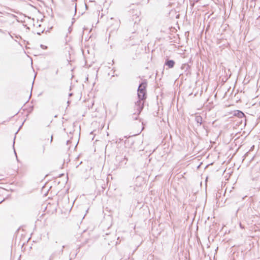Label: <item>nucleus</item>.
I'll list each match as a JSON object with an SVG mask.
<instances>
[{
	"mask_svg": "<svg viewBox=\"0 0 260 260\" xmlns=\"http://www.w3.org/2000/svg\"><path fill=\"white\" fill-rule=\"evenodd\" d=\"M195 120L198 124H199L200 125H201L202 124L203 118L201 116H197L195 118Z\"/></svg>",
	"mask_w": 260,
	"mask_h": 260,
	"instance_id": "1a4fd4ad",
	"label": "nucleus"
},
{
	"mask_svg": "<svg viewBox=\"0 0 260 260\" xmlns=\"http://www.w3.org/2000/svg\"><path fill=\"white\" fill-rule=\"evenodd\" d=\"M14 152H15V154L16 156H17L16 152L15 150H14Z\"/></svg>",
	"mask_w": 260,
	"mask_h": 260,
	"instance_id": "a878e982",
	"label": "nucleus"
},
{
	"mask_svg": "<svg viewBox=\"0 0 260 260\" xmlns=\"http://www.w3.org/2000/svg\"><path fill=\"white\" fill-rule=\"evenodd\" d=\"M175 62L173 60L167 58L165 62V66L168 67L169 69L173 68L175 66Z\"/></svg>",
	"mask_w": 260,
	"mask_h": 260,
	"instance_id": "0eeeda50",
	"label": "nucleus"
},
{
	"mask_svg": "<svg viewBox=\"0 0 260 260\" xmlns=\"http://www.w3.org/2000/svg\"><path fill=\"white\" fill-rule=\"evenodd\" d=\"M41 47L43 48H46L47 46H44L43 45H41Z\"/></svg>",
	"mask_w": 260,
	"mask_h": 260,
	"instance_id": "4468645a",
	"label": "nucleus"
},
{
	"mask_svg": "<svg viewBox=\"0 0 260 260\" xmlns=\"http://www.w3.org/2000/svg\"><path fill=\"white\" fill-rule=\"evenodd\" d=\"M72 95V93H70V94H69V96H71Z\"/></svg>",
	"mask_w": 260,
	"mask_h": 260,
	"instance_id": "bb28decb",
	"label": "nucleus"
},
{
	"mask_svg": "<svg viewBox=\"0 0 260 260\" xmlns=\"http://www.w3.org/2000/svg\"><path fill=\"white\" fill-rule=\"evenodd\" d=\"M134 108L137 111L132 114V117L134 120H137L139 114L144 108V105L142 104L140 101H137L135 102Z\"/></svg>",
	"mask_w": 260,
	"mask_h": 260,
	"instance_id": "f03ea898",
	"label": "nucleus"
},
{
	"mask_svg": "<svg viewBox=\"0 0 260 260\" xmlns=\"http://www.w3.org/2000/svg\"><path fill=\"white\" fill-rule=\"evenodd\" d=\"M45 150V147L44 145H43V147H42V154L44 153Z\"/></svg>",
	"mask_w": 260,
	"mask_h": 260,
	"instance_id": "9b49d317",
	"label": "nucleus"
},
{
	"mask_svg": "<svg viewBox=\"0 0 260 260\" xmlns=\"http://www.w3.org/2000/svg\"><path fill=\"white\" fill-rule=\"evenodd\" d=\"M68 247L67 245H62L59 249L54 251L50 256V260L60 258V255L62 254L64 248Z\"/></svg>",
	"mask_w": 260,
	"mask_h": 260,
	"instance_id": "7ed1b4c3",
	"label": "nucleus"
},
{
	"mask_svg": "<svg viewBox=\"0 0 260 260\" xmlns=\"http://www.w3.org/2000/svg\"><path fill=\"white\" fill-rule=\"evenodd\" d=\"M116 160L118 163L117 165L118 167L124 168L127 163L128 158L125 156L123 157L121 156H116Z\"/></svg>",
	"mask_w": 260,
	"mask_h": 260,
	"instance_id": "20e7f679",
	"label": "nucleus"
},
{
	"mask_svg": "<svg viewBox=\"0 0 260 260\" xmlns=\"http://www.w3.org/2000/svg\"><path fill=\"white\" fill-rule=\"evenodd\" d=\"M44 32V30H42V31H39V32H37V34L38 35H40L42 33H43Z\"/></svg>",
	"mask_w": 260,
	"mask_h": 260,
	"instance_id": "ddd939ff",
	"label": "nucleus"
},
{
	"mask_svg": "<svg viewBox=\"0 0 260 260\" xmlns=\"http://www.w3.org/2000/svg\"><path fill=\"white\" fill-rule=\"evenodd\" d=\"M181 69L184 70L185 71L190 68L189 66L187 63H184L181 66Z\"/></svg>",
	"mask_w": 260,
	"mask_h": 260,
	"instance_id": "9d476101",
	"label": "nucleus"
},
{
	"mask_svg": "<svg viewBox=\"0 0 260 260\" xmlns=\"http://www.w3.org/2000/svg\"><path fill=\"white\" fill-rule=\"evenodd\" d=\"M52 138H53V136L52 135L51 137L50 143H51L52 141Z\"/></svg>",
	"mask_w": 260,
	"mask_h": 260,
	"instance_id": "f3484780",
	"label": "nucleus"
},
{
	"mask_svg": "<svg viewBox=\"0 0 260 260\" xmlns=\"http://www.w3.org/2000/svg\"><path fill=\"white\" fill-rule=\"evenodd\" d=\"M23 123H24V122L22 123V125H20V127H19V129H20V128H21V127L22 126V125L23 124Z\"/></svg>",
	"mask_w": 260,
	"mask_h": 260,
	"instance_id": "4be33fe9",
	"label": "nucleus"
},
{
	"mask_svg": "<svg viewBox=\"0 0 260 260\" xmlns=\"http://www.w3.org/2000/svg\"><path fill=\"white\" fill-rule=\"evenodd\" d=\"M239 226H240L241 229H244V226L243 225H242L241 224V223H240Z\"/></svg>",
	"mask_w": 260,
	"mask_h": 260,
	"instance_id": "f8f14e48",
	"label": "nucleus"
},
{
	"mask_svg": "<svg viewBox=\"0 0 260 260\" xmlns=\"http://www.w3.org/2000/svg\"><path fill=\"white\" fill-rule=\"evenodd\" d=\"M0 32L1 33H2V34H4L5 33V31L2 29H0Z\"/></svg>",
	"mask_w": 260,
	"mask_h": 260,
	"instance_id": "2eb2a0df",
	"label": "nucleus"
},
{
	"mask_svg": "<svg viewBox=\"0 0 260 260\" xmlns=\"http://www.w3.org/2000/svg\"><path fill=\"white\" fill-rule=\"evenodd\" d=\"M8 34H9V35H10V36L12 38H13V36L11 35V34H10V32H8Z\"/></svg>",
	"mask_w": 260,
	"mask_h": 260,
	"instance_id": "aec40b11",
	"label": "nucleus"
},
{
	"mask_svg": "<svg viewBox=\"0 0 260 260\" xmlns=\"http://www.w3.org/2000/svg\"><path fill=\"white\" fill-rule=\"evenodd\" d=\"M147 86V82L146 79L143 80L141 83L139 84V87L137 90V95L138 100L137 101H140L142 104L144 105L145 100L147 98L146 94V87Z\"/></svg>",
	"mask_w": 260,
	"mask_h": 260,
	"instance_id": "f257e3e1",
	"label": "nucleus"
},
{
	"mask_svg": "<svg viewBox=\"0 0 260 260\" xmlns=\"http://www.w3.org/2000/svg\"><path fill=\"white\" fill-rule=\"evenodd\" d=\"M129 13L133 17V20H134L135 18L136 19L135 21V23H136L138 21H140V19L139 18V17L140 14V12L138 9H134L133 8L131 10Z\"/></svg>",
	"mask_w": 260,
	"mask_h": 260,
	"instance_id": "39448f33",
	"label": "nucleus"
},
{
	"mask_svg": "<svg viewBox=\"0 0 260 260\" xmlns=\"http://www.w3.org/2000/svg\"><path fill=\"white\" fill-rule=\"evenodd\" d=\"M71 30H72V28H71V27H70L69 28V32H70V31H71Z\"/></svg>",
	"mask_w": 260,
	"mask_h": 260,
	"instance_id": "a211bd4d",
	"label": "nucleus"
},
{
	"mask_svg": "<svg viewBox=\"0 0 260 260\" xmlns=\"http://www.w3.org/2000/svg\"><path fill=\"white\" fill-rule=\"evenodd\" d=\"M71 143V141L70 140H68L67 141V144L68 145L69 144H70Z\"/></svg>",
	"mask_w": 260,
	"mask_h": 260,
	"instance_id": "dca6fc26",
	"label": "nucleus"
},
{
	"mask_svg": "<svg viewBox=\"0 0 260 260\" xmlns=\"http://www.w3.org/2000/svg\"><path fill=\"white\" fill-rule=\"evenodd\" d=\"M58 70L57 69L56 71V74L57 75L58 74Z\"/></svg>",
	"mask_w": 260,
	"mask_h": 260,
	"instance_id": "b1692460",
	"label": "nucleus"
},
{
	"mask_svg": "<svg viewBox=\"0 0 260 260\" xmlns=\"http://www.w3.org/2000/svg\"><path fill=\"white\" fill-rule=\"evenodd\" d=\"M14 139H15V138ZM14 143H15V139H14V141H13V146L14 145Z\"/></svg>",
	"mask_w": 260,
	"mask_h": 260,
	"instance_id": "393cba45",
	"label": "nucleus"
},
{
	"mask_svg": "<svg viewBox=\"0 0 260 260\" xmlns=\"http://www.w3.org/2000/svg\"><path fill=\"white\" fill-rule=\"evenodd\" d=\"M5 200V199H4L2 201L0 202V204H1L2 202H3Z\"/></svg>",
	"mask_w": 260,
	"mask_h": 260,
	"instance_id": "6ab92c4d",
	"label": "nucleus"
},
{
	"mask_svg": "<svg viewBox=\"0 0 260 260\" xmlns=\"http://www.w3.org/2000/svg\"><path fill=\"white\" fill-rule=\"evenodd\" d=\"M16 38H18L19 37H20V36L18 37V36H16Z\"/></svg>",
	"mask_w": 260,
	"mask_h": 260,
	"instance_id": "cd10ccee",
	"label": "nucleus"
},
{
	"mask_svg": "<svg viewBox=\"0 0 260 260\" xmlns=\"http://www.w3.org/2000/svg\"><path fill=\"white\" fill-rule=\"evenodd\" d=\"M234 115L239 118H243L245 117V114L243 112L240 110H236L234 111Z\"/></svg>",
	"mask_w": 260,
	"mask_h": 260,
	"instance_id": "6e6552de",
	"label": "nucleus"
},
{
	"mask_svg": "<svg viewBox=\"0 0 260 260\" xmlns=\"http://www.w3.org/2000/svg\"><path fill=\"white\" fill-rule=\"evenodd\" d=\"M135 183L136 186H141L144 183V178L140 176H137L136 178Z\"/></svg>",
	"mask_w": 260,
	"mask_h": 260,
	"instance_id": "423d86ee",
	"label": "nucleus"
},
{
	"mask_svg": "<svg viewBox=\"0 0 260 260\" xmlns=\"http://www.w3.org/2000/svg\"><path fill=\"white\" fill-rule=\"evenodd\" d=\"M200 0H194V1L196 3L198 2Z\"/></svg>",
	"mask_w": 260,
	"mask_h": 260,
	"instance_id": "5701e85b",
	"label": "nucleus"
},
{
	"mask_svg": "<svg viewBox=\"0 0 260 260\" xmlns=\"http://www.w3.org/2000/svg\"><path fill=\"white\" fill-rule=\"evenodd\" d=\"M75 12H76V5L75 6Z\"/></svg>",
	"mask_w": 260,
	"mask_h": 260,
	"instance_id": "412c9836",
	"label": "nucleus"
}]
</instances>
